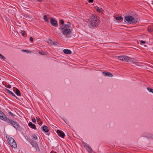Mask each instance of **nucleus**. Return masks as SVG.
Returning <instances> with one entry per match:
<instances>
[{"instance_id": "1", "label": "nucleus", "mask_w": 153, "mask_h": 153, "mask_svg": "<svg viewBox=\"0 0 153 153\" xmlns=\"http://www.w3.org/2000/svg\"><path fill=\"white\" fill-rule=\"evenodd\" d=\"M71 23L68 22L66 25H61L59 28L61 32L66 37H69L71 36L70 35L71 33L72 30V29H71Z\"/></svg>"}, {"instance_id": "2", "label": "nucleus", "mask_w": 153, "mask_h": 153, "mask_svg": "<svg viewBox=\"0 0 153 153\" xmlns=\"http://www.w3.org/2000/svg\"><path fill=\"white\" fill-rule=\"evenodd\" d=\"M99 21L96 15H92L88 19V23L90 27L94 28L98 26Z\"/></svg>"}, {"instance_id": "3", "label": "nucleus", "mask_w": 153, "mask_h": 153, "mask_svg": "<svg viewBox=\"0 0 153 153\" xmlns=\"http://www.w3.org/2000/svg\"><path fill=\"white\" fill-rule=\"evenodd\" d=\"M6 137L7 140L8 142L13 148H16L17 145L14 139L11 137L7 136Z\"/></svg>"}, {"instance_id": "4", "label": "nucleus", "mask_w": 153, "mask_h": 153, "mask_svg": "<svg viewBox=\"0 0 153 153\" xmlns=\"http://www.w3.org/2000/svg\"><path fill=\"white\" fill-rule=\"evenodd\" d=\"M7 122L9 123L11 125L13 126L16 129L19 130L20 128L19 123L16 121L8 119L7 120Z\"/></svg>"}, {"instance_id": "5", "label": "nucleus", "mask_w": 153, "mask_h": 153, "mask_svg": "<svg viewBox=\"0 0 153 153\" xmlns=\"http://www.w3.org/2000/svg\"><path fill=\"white\" fill-rule=\"evenodd\" d=\"M30 142L32 146L35 149L36 151H40V149L37 143V142L31 140L30 141Z\"/></svg>"}, {"instance_id": "6", "label": "nucleus", "mask_w": 153, "mask_h": 153, "mask_svg": "<svg viewBox=\"0 0 153 153\" xmlns=\"http://www.w3.org/2000/svg\"><path fill=\"white\" fill-rule=\"evenodd\" d=\"M50 23L53 26L55 27H57L58 26L57 21L53 17L51 18Z\"/></svg>"}, {"instance_id": "7", "label": "nucleus", "mask_w": 153, "mask_h": 153, "mask_svg": "<svg viewBox=\"0 0 153 153\" xmlns=\"http://www.w3.org/2000/svg\"><path fill=\"white\" fill-rule=\"evenodd\" d=\"M0 119L4 121H7L8 118L4 113L0 110Z\"/></svg>"}, {"instance_id": "8", "label": "nucleus", "mask_w": 153, "mask_h": 153, "mask_svg": "<svg viewBox=\"0 0 153 153\" xmlns=\"http://www.w3.org/2000/svg\"><path fill=\"white\" fill-rule=\"evenodd\" d=\"M128 22H132L134 20V18L132 16H126L124 18Z\"/></svg>"}, {"instance_id": "9", "label": "nucleus", "mask_w": 153, "mask_h": 153, "mask_svg": "<svg viewBox=\"0 0 153 153\" xmlns=\"http://www.w3.org/2000/svg\"><path fill=\"white\" fill-rule=\"evenodd\" d=\"M56 133L59 136L63 138H64L65 136V134L62 131H61L60 130H57L56 131Z\"/></svg>"}, {"instance_id": "10", "label": "nucleus", "mask_w": 153, "mask_h": 153, "mask_svg": "<svg viewBox=\"0 0 153 153\" xmlns=\"http://www.w3.org/2000/svg\"><path fill=\"white\" fill-rule=\"evenodd\" d=\"M84 146L88 150V152H89L91 153L92 152L93 150L87 144H84Z\"/></svg>"}, {"instance_id": "11", "label": "nucleus", "mask_w": 153, "mask_h": 153, "mask_svg": "<svg viewBox=\"0 0 153 153\" xmlns=\"http://www.w3.org/2000/svg\"><path fill=\"white\" fill-rule=\"evenodd\" d=\"M13 90L15 94L18 96H21V93L19 90L15 87L13 88Z\"/></svg>"}, {"instance_id": "12", "label": "nucleus", "mask_w": 153, "mask_h": 153, "mask_svg": "<svg viewBox=\"0 0 153 153\" xmlns=\"http://www.w3.org/2000/svg\"><path fill=\"white\" fill-rule=\"evenodd\" d=\"M102 74L104 76H106L112 77L113 76L112 74L109 72L104 71L102 72Z\"/></svg>"}, {"instance_id": "13", "label": "nucleus", "mask_w": 153, "mask_h": 153, "mask_svg": "<svg viewBox=\"0 0 153 153\" xmlns=\"http://www.w3.org/2000/svg\"><path fill=\"white\" fill-rule=\"evenodd\" d=\"M28 125L31 128H33L34 129H35L36 128V125L31 122H29L28 123Z\"/></svg>"}, {"instance_id": "14", "label": "nucleus", "mask_w": 153, "mask_h": 153, "mask_svg": "<svg viewBox=\"0 0 153 153\" xmlns=\"http://www.w3.org/2000/svg\"><path fill=\"white\" fill-rule=\"evenodd\" d=\"M63 52L64 53L67 54H71L72 53V52L70 50L67 49H64L63 50Z\"/></svg>"}, {"instance_id": "15", "label": "nucleus", "mask_w": 153, "mask_h": 153, "mask_svg": "<svg viewBox=\"0 0 153 153\" xmlns=\"http://www.w3.org/2000/svg\"><path fill=\"white\" fill-rule=\"evenodd\" d=\"M42 130L45 132H48L49 131L48 128L46 126L44 125L42 127Z\"/></svg>"}, {"instance_id": "16", "label": "nucleus", "mask_w": 153, "mask_h": 153, "mask_svg": "<svg viewBox=\"0 0 153 153\" xmlns=\"http://www.w3.org/2000/svg\"><path fill=\"white\" fill-rule=\"evenodd\" d=\"M145 137L148 139H153V135L151 134H147Z\"/></svg>"}, {"instance_id": "17", "label": "nucleus", "mask_w": 153, "mask_h": 153, "mask_svg": "<svg viewBox=\"0 0 153 153\" xmlns=\"http://www.w3.org/2000/svg\"><path fill=\"white\" fill-rule=\"evenodd\" d=\"M131 58L128 57V56H124V60L125 61L128 62L130 61Z\"/></svg>"}, {"instance_id": "18", "label": "nucleus", "mask_w": 153, "mask_h": 153, "mask_svg": "<svg viewBox=\"0 0 153 153\" xmlns=\"http://www.w3.org/2000/svg\"><path fill=\"white\" fill-rule=\"evenodd\" d=\"M36 120L38 123L39 124V125L40 126H41L42 124V122L41 120H40L39 118H37V117H36Z\"/></svg>"}, {"instance_id": "19", "label": "nucleus", "mask_w": 153, "mask_h": 153, "mask_svg": "<svg viewBox=\"0 0 153 153\" xmlns=\"http://www.w3.org/2000/svg\"><path fill=\"white\" fill-rule=\"evenodd\" d=\"M59 25H67V24H64V20L62 19L59 20Z\"/></svg>"}, {"instance_id": "20", "label": "nucleus", "mask_w": 153, "mask_h": 153, "mask_svg": "<svg viewBox=\"0 0 153 153\" xmlns=\"http://www.w3.org/2000/svg\"><path fill=\"white\" fill-rule=\"evenodd\" d=\"M5 90L8 93L11 94L12 96H14L15 95V94L13 93L12 91H10L9 89L6 88Z\"/></svg>"}, {"instance_id": "21", "label": "nucleus", "mask_w": 153, "mask_h": 153, "mask_svg": "<svg viewBox=\"0 0 153 153\" xmlns=\"http://www.w3.org/2000/svg\"><path fill=\"white\" fill-rule=\"evenodd\" d=\"M124 56H118V59L119 60H121V61H124Z\"/></svg>"}, {"instance_id": "22", "label": "nucleus", "mask_w": 153, "mask_h": 153, "mask_svg": "<svg viewBox=\"0 0 153 153\" xmlns=\"http://www.w3.org/2000/svg\"><path fill=\"white\" fill-rule=\"evenodd\" d=\"M115 19L117 20H120L123 19V17L121 16H120L118 17H116Z\"/></svg>"}, {"instance_id": "23", "label": "nucleus", "mask_w": 153, "mask_h": 153, "mask_svg": "<svg viewBox=\"0 0 153 153\" xmlns=\"http://www.w3.org/2000/svg\"><path fill=\"white\" fill-rule=\"evenodd\" d=\"M43 19L46 22H49V21H48V20L47 18V17L46 15H45L44 16Z\"/></svg>"}, {"instance_id": "24", "label": "nucleus", "mask_w": 153, "mask_h": 153, "mask_svg": "<svg viewBox=\"0 0 153 153\" xmlns=\"http://www.w3.org/2000/svg\"><path fill=\"white\" fill-rule=\"evenodd\" d=\"M147 90L149 92L153 93V89L149 87H148L147 88Z\"/></svg>"}, {"instance_id": "25", "label": "nucleus", "mask_w": 153, "mask_h": 153, "mask_svg": "<svg viewBox=\"0 0 153 153\" xmlns=\"http://www.w3.org/2000/svg\"><path fill=\"white\" fill-rule=\"evenodd\" d=\"M39 53L40 55H46L45 52L43 51H39Z\"/></svg>"}, {"instance_id": "26", "label": "nucleus", "mask_w": 153, "mask_h": 153, "mask_svg": "<svg viewBox=\"0 0 153 153\" xmlns=\"http://www.w3.org/2000/svg\"><path fill=\"white\" fill-rule=\"evenodd\" d=\"M8 113H9V114L11 116L13 117H14V116H16L14 115L13 113H12L10 111H8Z\"/></svg>"}, {"instance_id": "27", "label": "nucleus", "mask_w": 153, "mask_h": 153, "mask_svg": "<svg viewBox=\"0 0 153 153\" xmlns=\"http://www.w3.org/2000/svg\"><path fill=\"white\" fill-rule=\"evenodd\" d=\"M0 58L1 59L4 60L6 58L5 57H4V56H3L2 54L0 53Z\"/></svg>"}, {"instance_id": "28", "label": "nucleus", "mask_w": 153, "mask_h": 153, "mask_svg": "<svg viewBox=\"0 0 153 153\" xmlns=\"http://www.w3.org/2000/svg\"><path fill=\"white\" fill-rule=\"evenodd\" d=\"M101 10H103L102 8L100 9L98 7H97V8L96 9L97 11L99 13L100 12Z\"/></svg>"}, {"instance_id": "29", "label": "nucleus", "mask_w": 153, "mask_h": 153, "mask_svg": "<svg viewBox=\"0 0 153 153\" xmlns=\"http://www.w3.org/2000/svg\"><path fill=\"white\" fill-rule=\"evenodd\" d=\"M22 51H23V52H27V53H31V51H28V50H22Z\"/></svg>"}, {"instance_id": "30", "label": "nucleus", "mask_w": 153, "mask_h": 153, "mask_svg": "<svg viewBox=\"0 0 153 153\" xmlns=\"http://www.w3.org/2000/svg\"><path fill=\"white\" fill-rule=\"evenodd\" d=\"M53 44L55 45H56L58 46L59 45V44L57 42H54L53 43Z\"/></svg>"}, {"instance_id": "31", "label": "nucleus", "mask_w": 153, "mask_h": 153, "mask_svg": "<svg viewBox=\"0 0 153 153\" xmlns=\"http://www.w3.org/2000/svg\"><path fill=\"white\" fill-rule=\"evenodd\" d=\"M33 138L35 140H36L37 138V136L36 135H33Z\"/></svg>"}, {"instance_id": "32", "label": "nucleus", "mask_w": 153, "mask_h": 153, "mask_svg": "<svg viewBox=\"0 0 153 153\" xmlns=\"http://www.w3.org/2000/svg\"><path fill=\"white\" fill-rule=\"evenodd\" d=\"M133 23H136L137 22H138V19L136 18L133 21Z\"/></svg>"}, {"instance_id": "33", "label": "nucleus", "mask_w": 153, "mask_h": 153, "mask_svg": "<svg viewBox=\"0 0 153 153\" xmlns=\"http://www.w3.org/2000/svg\"><path fill=\"white\" fill-rule=\"evenodd\" d=\"M146 43V42L143 41V40H141L140 41V43L141 44H145Z\"/></svg>"}, {"instance_id": "34", "label": "nucleus", "mask_w": 153, "mask_h": 153, "mask_svg": "<svg viewBox=\"0 0 153 153\" xmlns=\"http://www.w3.org/2000/svg\"><path fill=\"white\" fill-rule=\"evenodd\" d=\"M32 121L33 123H35L36 122V119L34 118H33L32 119Z\"/></svg>"}, {"instance_id": "35", "label": "nucleus", "mask_w": 153, "mask_h": 153, "mask_svg": "<svg viewBox=\"0 0 153 153\" xmlns=\"http://www.w3.org/2000/svg\"><path fill=\"white\" fill-rule=\"evenodd\" d=\"M152 30L150 27H149V28L147 29V30L149 32H151Z\"/></svg>"}, {"instance_id": "36", "label": "nucleus", "mask_w": 153, "mask_h": 153, "mask_svg": "<svg viewBox=\"0 0 153 153\" xmlns=\"http://www.w3.org/2000/svg\"><path fill=\"white\" fill-rule=\"evenodd\" d=\"M26 32L25 31H23V32H22V36H24L25 33Z\"/></svg>"}, {"instance_id": "37", "label": "nucleus", "mask_w": 153, "mask_h": 153, "mask_svg": "<svg viewBox=\"0 0 153 153\" xmlns=\"http://www.w3.org/2000/svg\"><path fill=\"white\" fill-rule=\"evenodd\" d=\"M94 0H88V2L90 3L93 2Z\"/></svg>"}, {"instance_id": "38", "label": "nucleus", "mask_w": 153, "mask_h": 153, "mask_svg": "<svg viewBox=\"0 0 153 153\" xmlns=\"http://www.w3.org/2000/svg\"><path fill=\"white\" fill-rule=\"evenodd\" d=\"M149 27H150L152 30H153V25H152L149 26Z\"/></svg>"}, {"instance_id": "39", "label": "nucleus", "mask_w": 153, "mask_h": 153, "mask_svg": "<svg viewBox=\"0 0 153 153\" xmlns=\"http://www.w3.org/2000/svg\"><path fill=\"white\" fill-rule=\"evenodd\" d=\"M30 40L31 41H33V39L32 37H30Z\"/></svg>"}, {"instance_id": "40", "label": "nucleus", "mask_w": 153, "mask_h": 153, "mask_svg": "<svg viewBox=\"0 0 153 153\" xmlns=\"http://www.w3.org/2000/svg\"><path fill=\"white\" fill-rule=\"evenodd\" d=\"M11 86L10 85H8L7 88H11Z\"/></svg>"}, {"instance_id": "41", "label": "nucleus", "mask_w": 153, "mask_h": 153, "mask_svg": "<svg viewBox=\"0 0 153 153\" xmlns=\"http://www.w3.org/2000/svg\"><path fill=\"white\" fill-rule=\"evenodd\" d=\"M39 1H42L43 0H37Z\"/></svg>"}, {"instance_id": "42", "label": "nucleus", "mask_w": 153, "mask_h": 153, "mask_svg": "<svg viewBox=\"0 0 153 153\" xmlns=\"http://www.w3.org/2000/svg\"><path fill=\"white\" fill-rule=\"evenodd\" d=\"M16 99H18V100H19V99L18 98V97H17L16 96V97H15Z\"/></svg>"}, {"instance_id": "43", "label": "nucleus", "mask_w": 153, "mask_h": 153, "mask_svg": "<svg viewBox=\"0 0 153 153\" xmlns=\"http://www.w3.org/2000/svg\"><path fill=\"white\" fill-rule=\"evenodd\" d=\"M13 96L15 97H16V96L15 95H15H14V96Z\"/></svg>"}, {"instance_id": "44", "label": "nucleus", "mask_w": 153, "mask_h": 153, "mask_svg": "<svg viewBox=\"0 0 153 153\" xmlns=\"http://www.w3.org/2000/svg\"><path fill=\"white\" fill-rule=\"evenodd\" d=\"M51 153H52L51 152ZM54 153H56V152H54Z\"/></svg>"}, {"instance_id": "45", "label": "nucleus", "mask_w": 153, "mask_h": 153, "mask_svg": "<svg viewBox=\"0 0 153 153\" xmlns=\"http://www.w3.org/2000/svg\"><path fill=\"white\" fill-rule=\"evenodd\" d=\"M50 41H51V40H50Z\"/></svg>"}]
</instances>
